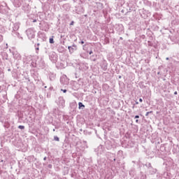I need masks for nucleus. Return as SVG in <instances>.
<instances>
[{"label": "nucleus", "instance_id": "f257e3e1", "mask_svg": "<svg viewBox=\"0 0 179 179\" xmlns=\"http://www.w3.org/2000/svg\"><path fill=\"white\" fill-rule=\"evenodd\" d=\"M78 106H79V108H80L81 107L85 108V105H83V103H82V102H79Z\"/></svg>", "mask_w": 179, "mask_h": 179}, {"label": "nucleus", "instance_id": "f03ea898", "mask_svg": "<svg viewBox=\"0 0 179 179\" xmlns=\"http://www.w3.org/2000/svg\"><path fill=\"white\" fill-rule=\"evenodd\" d=\"M49 41H50V44H54V38H50L49 39Z\"/></svg>", "mask_w": 179, "mask_h": 179}, {"label": "nucleus", "instance_id": "7ed1b4c3", "mask_svg": "<svg viewBox=\"0 0 179 179\" xmlns=\"http://www.w3.org/2000/svg\"><path fill=\"white\" fill-rule=\"evenodd\" d=\"M68 48H69L70 52H71V51H72V52H73V48L69 46Z\"/></svg>", "mask_w": 179, "mask_h": 179}, {"label": "nucleus", "instance_id": "20e7f679", "mask_svg": "<svg viewBox=\"0 0 179 179\" xmlns=\"http://www.w3.org/2000/svg\"><path fill=\"white\" fill-rule=\"evenodd\" d=\"M54 139L55 140V141H57V142H59V138H58V136H55L54 137Z\"/></svg>", "mask_w": 179, "mask_h": 179}, {"label": "nucleus", "instance_id": "39448f33", "mask_svg": "<svg viewBox=\"0 0 179 179\" xmlns=\"http://www.w3.org/2000/svg\"><path fill=\"white\" fill-rule=\"evenodd\" d=\"M19 129H24V126L20 125L18 126Z\"/></svg>", "mask_w": 179, "mask_h": 179}, {"label": "nucleus", "instance_id": "423d86ee", "mask_svg": "<svg viewBox=\"0 0 179 179\" xmlns=\"http://www.w3.org/2000/svg\"><path fill=\"white\" fill-rule=\"evenodd\" d=\"M152 113V111L147 112L145 114L146 117H148V115H149V114H150Z\"/></svg>", "mask_w": 179, "mask_h": 179}, {"label": "nucleus", "instance_id": "0eeeda50", "mask_svg": "<svg viewBox=\"0 0 179 179\" xmlns=\"http://www.w3.org/2000/svg\"><path fill=\"white\" fill-rule=\"evenodd\" d=\"M74 22L73 21H72L71 23H70V26H73V24H74Z\"/></svg>", "mask_w": 179, "mask_h": 179}, {"label": "nucleus", "instance_id": "6e6552de", "mask_svg": "<svg viewBox=\"0 0 179 179\" xmlns=\"http://www.w3.org/2000/svg\"><path fill=\"white\" fill-rule=\"evenodd\" d=\"M64 93H66V90H62Z\"/></svg>", "mask_w": 179, "mask_h": 179}, {"label": "nucleus", "instance_id": "1a4fd4ad", "mask_svg": "<svg viewBox=\"0 0 179 179\" xmlns=\"http://www.w3.org/2000/svg\"><path fill=\"white\" fill-rule=\"evenodd\" d=\"M139 101H140V103H142V101H143V100L141 98V99H139Z\"/></svg>", "mask_w": 179, "mask_h": 179}, {"label": "nucleus", "instance_id": "9d476101", "mask_svg": "<svg viewBox=\"0 0 179 179\" xmlns=\"http://www.w3.org/2000/svg\"><path fill=\"white\" fill-rule=\"evenodd\" d=\"M36 22H37V20H33V23H36Z\"/></svg>", "mask_w": 179, "mask_h": 179}, {"label": "nucleus", "instance_id": "9b49d317", "mask_svg": "<svg viewBox=\"0 0 179 179\" xmlns=\"http://www.w3.org/2000/svg\"><path fill=\"white\" fill-rule=\"evenodd\" d=\"M92 54H93V51L90 52V55H92Z\"/></svg>", "mask_w": 179, "mask_h": 179}, {"label": "nucleus", "instance_id": "f8f14e48", "mask_svg": "<svg viewBox=\"0 0 179 179\" xmlns=\"http://www.w3.org/2000/svg\"><path fill=\"white\" fill-rule=\"evenodd\" d=\"M135 118H139V115H136Z\"/></svg>", "mask_w": 179, "mask_h": 179}, {"label": "nucleus", "instance_id": "ddd939ff", "mask_svg": "<svg viewBox=\"0 0 179 179\" xmlns=\"http://www.w3.org/2000/svg\"><path fill=\"white\" fill-rule=\"evenodd\" d=\"M136 123L139 122V120H136Z\"/></svg>", "mask_w": 179, "mask_h": 179}, {"label": "nucleus", "instance_id": "4468645a", "mask_svg": "<svg viewBox=\"0 0 179 179\" xmlns=\"http://www.w3.org/2000/svg\"><path fill=\"white\" fill-rule=\"evenodd\" d=\"M81 44H85V42L84 41H81Z\"/></svg>", "mask_w": 179, "mask_h": 179}, {"label": "nucleus", "instance_id": "2eb2a0df", "mask_svg": "<svg viewBox=\"0 0 179 179\" xmlns=\"http://www.w3.org/2000/svg\"><path fill=\"white\" fill-rule=\"evenodd\" d=\"M174 94H177V92H174Z\"/></svg>", "mask_w": 179, "mask_h": 179}, {"label": "nucleus", "instance_id": "dca6fc26", "mask_svg": "<svg viewBox=\"0 0 179 179\" xmlns=\"http://www.w3.org/2000/svg\"><path fill=\"white\" fill-rule=\"evenodd\" d=\"M136 104H139V102H136Z\"/></svg>", "mask_w": 179, "mask_h": 179}, {"label": "nucleus", "instance_id": "f3484780", "mask_svg": "<svg viewBox=\"0 0 179 179\" xmlns=\"http://www.w3.org/2000/svg\"><path fill=\"white\" fill-rule=\"evenodd\" d=\"M36 50H39V48H36Z\"/></svg>", "mask_w": 179, "mask_h": 179}, {"label": "nucleus", "instance_id": "a211bd4d", "mask_svg": "<svg viewBox=\"0 0 179 179\" xmlns=\"http://www.w3.org/2000/svg\"><path fill=\"white\" fill-rule=\"evenodd\" d=\"M166 59H169V57H167Z\"/></svg>", "mask_w": 179, "mask_h": 179}]
</instances>
